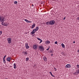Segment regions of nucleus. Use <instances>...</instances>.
<instances>
[{"label":"nucleus","mask_w":79,"mask_h":79,"mask_svg":"<svg viewBox=\"0 0 79 79\" xmlns=\"http://www.w3.org/2000/svg\"><path fill=\"white\" fill-rule=\"evenodd\" d=\"M5 18L0 16V22H4L5 21Z\"/></svg>","instance_id":"f257e3e1"},{"label":"nucleus","mask_w":79,"mask_h":79,"mask_svg":"<svg viewBox=\"0 0 79 79\" xmlns=\"http://www.w3.org/2000/svg\"><path fill=\"white\" fill-rule=\"evenodd\" d=\"M33 48L34 50H37L38 48V45L37 44H34L33 46Z\"/></svg>","instance_id":"f03ea898"},{"label":"nucleus","mask_w":79,"mask_h":79,"mask_svg":"<svg viewBox=\"0 0 79 79\" xmlns=\"http://www.w3.org/2000/svg\"><path fill=\"white\" fill-rule=\"evenodd\" d=\"M49 24L50 25H53L55 24V21L54 20H51L49 21Z\"/></svg>","instance_id":"7ed1b4c3"},{"label":"nucleus","mask_w":79,"mask_h":79,"mask_svg":"<svg viewBox=\"0 0 79 79\" xmlns=\"http://www.w3.org/2000/svg\"><path fill=\"white\" fill-rule=\"evenodd\" d=\"M8 42L9 44L11 43V38H8L7 39Z\"/></svg>","instance_id":"20e7f679"},{"label":"nucleus","mask_w":79,"mask_h":79,"mask_svg":"<svg viewBox=\"0 0 79 79\" xmlns=\"http://www.w3.org/2000/svg\"><path fill=\"white\" fill-rule=\"evenodd\" d=\"M71 65L69 64H67L65 67V68H71Z\"/></svg>","instance_id":"39448f33"},{"label":"nucleus","mask_w":79,"mask_h":79,"mask_svg":"<svg viewBox=\"0 0 79 79\" xmlns=\"http://www.w3.org/2000/svg\"><path fill=\"white\" fill-rule=\"evenodd\" d=\"M35 32H36V31H35V30L33 29V30L31 32V34H32V35H33V34H34V33H35Z\"/></svg>","instance_id":"423d86ee"},{"label":"nucleus","mask_w":79,"mask_h":79,"mask_svg":"<svg viewBox=\"0 0 79 79\" xmlns=\"http://www.w3.org/2000/svg\"><path fill=\"white\" fill-rule=\"evenodd\" d=\"M25 47L27 49H28V48H29V46H28V44L27 43L25 44Z\"/></svg>","instance_id":"0eeeda50"},{"label":"nucleus","mask_w":79,"mask_h":79,"mask_svg":"<svg viewBox=\"0 0 79 79\" xmlns=\"http://www.w3.org/2000/svg\"><path fill=\"white\" fill-rule=\"evenodd\" d=\"M6 60L7 61H8L9 62H10V61L11 60V57H7L6 58Z\"/></svg>","instance_id":"6e6552de"},{"label":"nucleus","mask_w":79,"mask_h":79,"mask_svg":"<svg viewBox=\"0 0 79 79\" xmlns=\"http://www.w3.org/2000/svg\"><path fill=\"white\" fill-rule=\"evenodd\" d=\"M45 43L46 45H48V44H50V41H47L45 42Z\"/></svg>","instance_id":"1a4fd4ad"},{"label":"nucleus","mask_w":79,"mask_h":79,"mask_svg":"<svg viewBox=\"0 0 79 79\" xmlns=\"http://www.w3.org/2000/svg\"><path fill=\"white\" fill-rule=\"evenodd\" d=\"M43 59L44 61H47V58L46 57H44Z\"/></svg>","instance_id":"9d476101"},{"label":"nucleus","mask_w":79,"mask_h":79,"mask_svg":"<svg viewBox=\"0 0 79 79\" xmlns=\"http://www.w3.org/2000/svg\"><path fill=\"white\" fill-rule=\"evenodd\" d=\"M35 29V31H38V30H39V27H37L36 28V29Z\"/></svg>","instance_id":"9b49d317"},{"label":"nucleus","mask_w":79,"mask_h":79,"mask_svg":"<svg viewBox=\"0 0 79 79\" xmlns=\"http://www.w3.org/2000/svg\"><path fill=\"white\" fill-rule=\"evenodd\" d=\"M14 69H16L17 68L16 65L15 64V63L14 64Z\"/></svg>","instance_id":"f8f14e48"},{"label":"nucleus","mask_w":79,"mask_h":79,"mask_svg":"<svg viewBox=\"0 0 79 79\" xmlns=\"http://www.w3.org/2000/svg\"><path fill=\"white\" fill-rule=\"evenodd\" d=\"M4 26H8V23H6L5 22L4 23Z\"/></svg>","instance_id":"ddd939ff"},{"label":"nucleus","mask_w":79,"mask_h":79,"mask_svg":"<svg viewBox=\"0 0 79 79\" xmlns=\"http://www.w3.org/2000/svg\"><path fill=\"white\" fill-rule=\"evenodd\" d=\"M35 26V24L34 23L32 26V29H33Z\"/></svg>","instance_id":"4468645a"},{"label":"nucleus","mask_w":79,"mask_h":79,"mask_svg":"<svg viewBox=\"0 0 79 79\" xmlns=\"http://www.w3.org/2000/svg\"><path fill=\"white\" fill-rule=\"evenodd\" d=\"M61 45L63 48H64L65 47V46H64V45L63 43L61 44Z\"/></svg>","instance_id":"2eb2a0df"},{"label":"nucleus","mask_w":79,"mask_h":79,"mask_svg":"<svg viewBox=\"0 0 79 79\" xmlns=\"http://www.w3.org/2000/svg\"><path fill=\"white\" fill-rule=\"evenodd\" d=\"M53 52H54L53 50H50L49 51V52L50 53H53Z\"/></svg>","instance_id":"dca6fc26"},{"label":"nucleus","mask_w":79,"mask_h":79,"mask_svg":"<svg viewBox=\"0 0 79 79\" xmlns=\"http://www.w3.org/2000/svg\"><path fill=\"white\" fill-rule=\"evenodd\" d=\"M39 48H40V49H41V50H43V48H43V47H42V46H40Z\"/></svg>","instance_id":"f3484780"},{"label":"nucleus","mask_w":79,"mask_h":79,"mask_svg":"<svg viewBox=\"0 0 79 79\" xmlns=\"http://www.w3.org/2000/svg\"><path fill=\"white\" fill-rule=\"evenodd\" d=\"M46 24L47 25H50V22H46Z\"/></svg>","instance_id":"a211bd4d"},{"label":"nucleus","mask_w":79,"mask_h":79,"mask_svg":"<svg viewBox=\"0 0 79 79\" xmlns=\"http://www.w3.org/2000/svg\"><path fill=\"white\" fill-rule=\"evenodd\" d=\"M24 21L27 22V23H28L29 22V21L27 20V19H25Z\"/></svg>","instance_id":"6ab92c4d"},{"label":"nucleus","mask_w":79,"mask_h":79,"mask_svg":"<svg viewBox=\"0 0 79 79\" xmlns=\"http://www.w3.org/2000/svg\"><path fill=\"white\" fill-rule=\"evenodd\" d=\"M37 39H38V40H40V41L42 40L41 39L39 38H37Z\"/></svg>","instance_id":"aec40b11"},{"label":"nucleus","mask_w":79,"mask_h":79,"mask_svg":"<svg viewBox=\"0 0 79 79\" xmlns=\"http://www.w3.org/2000/svg\"><path fill=\"white\" fill-rule=\"evenodd\" d=\"M6 55H5L4 57H3V60H5V58H6Z\"/></svg>","instance_id":"412c9836"},{"label":"nucleus","mask_w":79,"mask_h":79,"mask_svg":"<svg viewBox=\"0 0 79 79\" xmlns=\"http://www.w3.org/2000/svg\"><path fill=\"white\" fill-rule=\"evenodd\" d=\"M28 60H29V58H26V61H28Z\"/></svg>","instance_id":"4be33fe9"},{"label":"nucleus","mask_w":79,"mask_h":79,"mask_svg":"<svg viewBox=\"0 0 79 79\" xmlns=\"http://www.w3.org/2000/svg\"><path fill=\"white\" fill-rule=\"evenodd\" d=\"M4 63H6V61H5V59H3Z\"/></svg>","instance_id":"5701e85b"},{"label":"nucleus","mask_w":79,"mask_h":79,"mask_svg":"<svg viewBox=\"0 0 79 79\" xmlns=\"http://www.w3.org/2000/svg\"><path fill=\"white\" fill-rule=\"evenodd\" d=\"M76 73H79V69L77 70L76 71Z\"/></svg>","instance_id":"b1692460"},{"label":"nucleus","mask_w":79,"mask_h":79,"mask_svg":"<svg viewBox=\"0 0 79 79\" xmlns=\"http://www.w3.org/2000/svg\"><path fill=\"white\" fill-rule=\"evenodd\" d=\"M17 3H18L17 1H15L14 2V4H17Z\"/></svg>","instance_id":"393cba45"},{"label":"nucleus","mask_w":79,"mask_h":79,"mask_svg":"<svg viewBox=\"0 0 79 79\" xmlns=\"http://www.w3.org/2000/svg\"><path fill=\"white\" fill-rule=\"evenodd\" d=\"M24 55H27V52H24Z\"/></svg>","instance_id":"a878e982"},{"label":"nucleus","mask_w":79,"mask_h":79,"mask_svg":"<svg viewBox=\"0 0 79 79\" xmlns=\"http://www.w3.org/2000/svg\"><path fill=\"white\" fill-rule=\"evenodd\" d=\"M2 34V31H0V35H1Z\"/></svg>","instance_id":"bb28decb"},{"label":"nucleus","mask_w":79,"mask_h":79,"mask_svg":"<svg viewBox=\"0 0 79 79\" xmlns=\"http://www.w3.org/2000/svg\"><path fill=\"white\" fill-rule=\"evenodd\" d=\"M2 25H3L4 26V23H3V22H2Z\"/></svg>","instance_id":"cd10ccee"},{"label":"nucleus","mask_w":79,"mask_h":79,"mask_svg":"<svg viewBox=\"0 0 79 79\" xmlns=\"http://www.w3.org/2000/svg\"><path fill=\"white\" fill-rule=\"evenodd\" d=\"M55 44H58V42L57 41H56L55 42Z\"/></svg>","instance_id":"c85d7f7f"},{"label":"nucleus","mask_w":79,"mask_h":79,"mask_svg":"<svg viewBox=\"0 0 79 79\" xmlns=\"http://www.w3.org/2000/svg\"><path fill=\"white\" fill-rule=\"evenodd\" d=\"M77 67L78 68H79V64L77 65Z\"/></svg>","instance_id":"c756f323"},{"label":"nucleus","mask_w":79,"mask_h":79,"mask_svg":"<svg viewBox=\"0 0 79 79\" xmlns=\"http://www.w3.org/2000/svg\"><path fill=\"white\" fill-rule=\"evenodd\" d=\"M54 69H55V71H56V70H57V69H56V68H54Z\"/></svg>","instance_id":"7c9ffc66"},{"label":"nucleus","mask_w":79,"mask_h":79,"mask_svg":"<svg viewBox=\"0 0 79 79\" xmlns=\"http://www.w3.org/2000/svg\"><path fill=\"white\" fill-rule=\"evenodd\" d=\"M49 73H50V74L51 75H52V72H49Z\"/></svg>","instance_id":"2f4dec72"},{"label":"nucleus","mask_w":79,"mask_h":79,"mask_svg":"<svg viewBox=\"0 0 79 79\" xmlns=\"http://www.w3.org/2000/svg\"><path fill=\"white\" fill-rule=\"evenodd\" d=\"M40 43H41V42H42V40H40Z\"/></svg>","instance_id":"473e14b6"},{"label":"nucleus","mask_w":79,"mask_h":79,"mask_svg":"<svg viewBox=\"0 0 79 79\" xmlns=\"http://www.w3.org/2000/svg\"><path fill=\"white\" fill-rule=\"evenodd\" d=\"M77 19H78V20H79V17H77Z\"/></svg>","instance_id":"72a5a7b5"},{"label":"nucleus","mask_w":79,"mask_h":79,"mask_svg":"<svg viewBox=\"0 0 79 79\" xmlns=\"http://www.w3.org/2000/svg\"><path fill=\"white\" fill-rule=\"evenodd\" d=\"M65 19H66V17H65L63 19H64V20H65Z\"/></svg>","instance_id":"f704fd0d"},{"label":"nucleus","mask_w":79,"mask_h":79,"mask_svg":"<svg viewBox=\"0 0 79 79\" xmlns=\"http://www.w3.org/2000/svg\"><path fill=\"white\" fill-rule=\"evenodd\" d=\"M51 56H53V54H52L51 55Z\"/></svg>","instance_id":"c9c22d12"},{"label":"nucleus","mask_w":79,"mask_h":79,"mask_svg":"<svg viewBox=\"0 0 79 79\" xmlns=\"http://www.w3.org/2000/svg\"><path fill=\"white\" fill-rule=\"evenodd\" d=\"M49 48H48V49H46V50H49Z\"/></svg>","instance_id":"e433bc0d"},{"label":"nucleus","mask_w":79,"mask_h":79,"mask_svg":"<svg viewBox=\"0 0 79 79\" xmlns=\"http://www.w3.org/2000/svg\"><path fill=\"white\" fill-rule=\"evenodd\" d=\"M28 23H32V22H31V21H28Z\"/></svg>","instance_id":"4c0bfd02"},{"label":"nucleus","mask_w":79,"mask_h":79,"mask_svg":"<svg viewBox=\"0 0 79 79\" xmlns=\"http://www.w3.org/2000/svg\"><path fill=\"white\" fill-rule=\"evenodd\" d=\"M51 76H52V77H54V75H53L52 74Z\"/></svg>","instance_id":"58836bf2"},{"label":"nucleus","mask_w":79,"mask_h":79,"mask_svg":"<svg viewBox=\"0 0 79 79\" xmlns=\"http://www.w3.org/2000/svg\"><path fill=\"white\" fill-rule=\"evenodd\" d=\"M78 53H79V49L77 51Z\"/></svg>","instance_id":"ea45409f"},{"label":"nucleus","mask_w":79,"mask_h":79,"mask_svg":"<svg viewBox=\"0 0 79 79\" xmlns=\"http://www.w3.org/2000/svg\"><path fill=\"white\" fill-rule=\"evenodd\" d=\"M73 44H75V41H74L73 42Z\"/></svg>","instance_id":"a19ab883"},{"label":"nucleus","mask_w":79,"mask_h":79,"mask_svg":"<svg viewBox=\"0 0 79 79\" xmlns=\"http://www.w3.org/2000/svg\"><path fill=\"white\" fill-rule=\"evenodd\" d=\"M32 6H34V4H32Z\"/></svg>","instance_id":"79ce46f5"},{"label":"nucleus","mask_w":79,"mask_h":79,"mask_svg":"<svg viewBox=\"0 0 79 79\" xmlns=\"http://www.w3.org/2000/svg\"><path fill=\"white\" fill-rule=\"evenodd\" d=\"M63 52H62V53H63Z\"/></svg>","instance_id":"37998d69"}]
</instances>
